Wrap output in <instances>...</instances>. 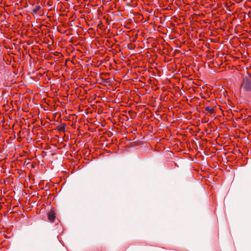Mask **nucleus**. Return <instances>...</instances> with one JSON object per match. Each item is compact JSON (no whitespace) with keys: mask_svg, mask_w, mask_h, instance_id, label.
<instances>
[{"mask_svg":"<svg viewBox=\"0 0 251 251\" xmlns=\"http://www.w3.org/2000/svg\"><path fill=\"white\" fill-rule=\"evenodd\" d=\"M41 8V7L40 5H36L32 10L31 13L34 15H37L39 13Z\"/></svg>","mask_w":251,"mask_h":251,"instance_id":"obj_2","label":"nucleus"},{"mask_svg":"<svg viewBox=\"0 0 251 251\" xmlns=\"http://www.w3.org/2000/svg\"><path fill=\"white\" fill-rule=\"evenodd\" d=\"M62 126H66V125L65 124H63Z\"/></svg>","mask_w":251,"mask_h":251,"instance_id":"obj_7","label":"nucleus"},{"mask_svg":"<svg viewBox=\"0 0 251 251\" xmlns=\"http://www.w3.org/2000/svg\"><path fill=\"white\" fill-rule=\"evenodd\" d=\"M55 218V216L54 212L50 211L48 213V219L51 222H53Z\"/></svg>","mask_w":251,"mask_h":251,"instance_id":"obj_3","label":"nucleus"},{"mask_svg":"<svg viewBox=\"0 0 251 251\" xmlns=\"http://www.w3.org/2000/svg\"><path fill=\"white\" fill-rule=\"evenodd\" d=\"M65 127L64 126H60V128H59L60 130H64L65 128Z\"/></svg>","mask_w":251,"mask_h":251,"instance_id":"obj_5","label":"nucleus"},{"mask_svg":"<svg viewBox=\"0 0 251 251\" xmlns=\"http://www.w3.org/2000/svg\"><path fill=\"white\" fill-rule=\"evenodd\" d=\"M205 110L210 114H213L214 112V109L213 108L211 107H206L205 108Z\"/></svg>","mask_w":251,"mask_h":251,"instance_id":"obj_4","label":"nucleus"},{"mask_svg":"<svg viewBox=\"0 0 251 251\" xmlns=\"http://www.w3.org/2000/svg\"><path fill=\"white\" fill-rule=\"evenodd\" d=\"M187 129L188 130H189V131H191V128H188V127H187Z\"/></svg>","mask_w":251,"mask_h":251,"instance_id":"obj_6","label":"nucleus"},{"mask_svg":"<svg viewBox=\"0 0 251 251\" xmlns=\"http://www.w3.org/2000/svg\"><path fill=\"white\" fill-rule=\"evenodd\" d=\"M241 88L245 91L251 92V76H246L243 77Z\"/></svg>","mask_w":251,"mask_h":251,"instance_id":"obj_1","label":"nucleus"}]
</instances>
